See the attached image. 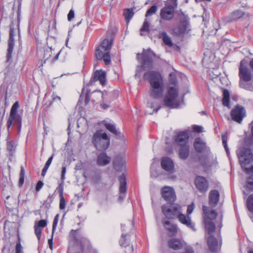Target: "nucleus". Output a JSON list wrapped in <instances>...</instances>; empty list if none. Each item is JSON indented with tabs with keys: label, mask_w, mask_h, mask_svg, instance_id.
<instances>
[{
	"label": "nucleus",
	"mask_w": 253,
	"mask_h": 253,
	"mask_svg": "<svg viewBox=\"0 0 253 253\" xmlns=\"http://www.w3.org/2000/svg\"><path fill=\"white\" fill-rule=\"evenodd\" d=\"M156 57V53L150 48L143 49L141 53L137 54V59L144 70H149L143 76L144 80L148 81L151 87L150 96L154 99H159L163 96L164 86L162 77L158 71L149 70L154 66V61Z\"/></svg>",
	"instance_id": "nucleus-1"
},
{
	"label": "nucleus",
	"mask_w": 253,
	"mask_h": 253,
	"mask_svg": "<svg viewBox=\"0 0 253 253\" xmlns=\"http://www.w3.org/2000/svg\"><path fill=\"white\" fill-rule=\"evenodd\" d=\"M113 42V35H107L99 45L95 48L94 55L97 60L104 61L105 65H108L111 63V50Z\"/></svg>",
	"instance_id": "nucleus-2"
},
{
	"label": "nucleus",
	"mask_w": 253,
	"mask_h": 253,
	"mask_svg": "<svg viewBox=\"0 0 253 253\" xmlns=\"http://www.w3.org/2000/svg\"><path fill=\"white\" fill-rule=\"evenodd\" d=\"M169 83L174 86L168 88L167 92L164 98L165 105L171 108H177L179 106V103L177 100L179 94V89L177 85V80L175 74L171 72L169 75Z\"/></svg>",
	"instance_id": "nucleus-3"
},
{
	"label": "nucleus",
	"mask_w": 253,
	"mask_h": 253,
	"mask_svg": "<svg viewBox=\"0 0 253 253\" xmlns=\"http://www.w3.org/2000/svg\"><path fill=\"white\" fill-rule=\"evenodd\" d=\"M163 214L168 219L177 218L181 224L193 231L196 230L195 223L192 222L191 217L188 215H186L182 213V207L180 205H176V206L171 209L164 206L163 208Z\"/></svg>",
	"instance_id": "nucleus-4"
},
{
	"label": "nucleus",
	"mask_w": 253,
	"mask_h": 253,
	"mask_svg": "<svg viewBox=\"0 0 253 253\" xmlns=\"http://www.w3.org/2000/svg\"><path fill=\"white\" fill-rule=\"evenodd\" d=\"M97 81H99L101 85H104L105 84L106 75L104 71L100 70H96L94 72L93 76L90 78L89 83L86 85H84L81 93L80 95L78 103L82 102L84 98L85 105L88 104L90 100L92 92H91L90 89L88 88L87 87L89 85H93V84Z\"/></svg>",
	"instance_id": "nucleus-5"
},
{
	"label": "nucleus",
	"mask_w": 253,
	"mask_h": 253,
	"mask_svg": "<svg viewBox=\"0 0 253 253\" xmlns=\"http://www.w3.org/2000/svg\"><path fill=\"white\" fill-rule=\"evenodd\" d=\"M70 237L68 253H84L85 247L89 248L90 246L87 238L78 236V230H72L70 232Z\"/></svg>",
	"instance_id": "nucleus-6"
},
{
	"label": "nucleus",
	"mask_w": 253,
	"mask_h": 253,
	"mask_svg": "<svg viewBox=\"0 0 253 253\" xmlns=\"http://www.w3.org/2000/svg\"><path fill=\"white\" fill-rule=\"evenodd\" d=\"M19 108L18 101H16L12 106L9 117L6 123L7 130L8 133L11 126H16L18 133L21 131L22 125V117L18 113V109Z\"/></svg>",
	"instance_id": "nucleus-7"
},
{
	"label": "nucleus",
	"mask_w": 253,
	"mask_h": 253,
	"mask_svg": "<svg viewBox=\"0 0 253 253\" xmlns=\"http://www.w3.org/2000/svg\"><path fill=\"white\" fill-rule=\"evenodd\" d=\"M203 222L205 228L209 235H212L215 230V224L214 220L216 218L218 213L214 210L210 211V208L206 206H203Z\"/></svg>",
	"instance_id": "nucleus-8"
},
{
	"label": "nucleus",
	"mask_w": 253,
	"mask_h": 253,
	"mask_svg": "<svg viewBox=\"0 0 253 253\" xmlns=\"http://www.w3.org/2000/svg\"><path fill=\"white\" fill-rule=\"evenodd\" d=\"M92 142L98 151H105L110 144V138L106 132L101 129L97 130L92 138Z\"/></svg>",
	"instance_id": "nucleus-9"
},
{
	"label": "nucleus",
	"mask_w": 253,
	"mask_h": 253,
	"mask_svg": "<svg viewBox=\"0 0 253 253\" xmlns=\"http://www.w3.org/2000/svg\"><path fill=\"white\" fill-rule=\"evenodd\" d=\"M161 194L162 198L167 202L166 204L163 205L161 206L162 212L163 208L164 206L171 209L176 206V205H179V204L175 203L176 200V196L173 187L168 186H164L161 188Z\"/></svg>",
	"instance_id": "nucleus-10"
},
{
	"label": "nucleus",
	"mask_w": 253,
	"mask_h": 253,
	"mask_svg": "<svg viewBox=\"0 0 253 253\" xmlns=\"http://www.w3.org/2000/svg\"><path fill=\"white\" fill-rule=\"evenodd\" d=\"M181 17L179 19V23L177 28L173 30V34L176 36H180L188 33L191 31L190 29V18L182 11H180Z\"/></svg>",
	"instance_id": "nucleus-11"
},
{
	"label": "nucleus",
	"mask_w": 253,
	"mask_h": 253,
	"mask_svg": "<svg viewBox=\"0 0 253 253\" xmlns=\"http://www.w3.org/2000/svg\"><path fill=\"white\" fill-rule=\"evenodd\" d=\"M238 156L242 168L245 169L247 168V165L253 162V154L249 148H245L241 150Z\"/></svg>",
	"instance_id": "nucleus-12"
},
{
	"label": "nucleus",
	"mask_w": 253,
	"mask_h": 253,
	"mask_svg": "<svg viewBox=\"0 0 253 253\" xmlns=\"http://www.w3.org/2000/svg\"><path fill=\"white\" fill-rule=\"evenodd\" d=\"M9 36L8 40V47L6 53V62H10L12 61V54L14 46V24L12 20L9 25Z\"/></svg>",
	"instance_id": "nucleus-13"
},
{
	"label": "nucleus",
	"mask_w": 253,
	"mask_h": 253,
	"mask_svg": "<svg viewBox=\"0 0 253 253\" xmlns=\"http://www.w3.org/2000/svg\"><path fill=\"white\" fill-rule=\"evenodd\" d=\"M248 62L245 59H243L240 63L239 77L240 79L243 81L249 82L252 80V73L247 67Z\"/></svg>",
	"instance_id": "nucleus-14"
},
{
	"label": "nucleus",
	"mask_w": 253,
	"mask_h": 253,
	"mask_svg": "<svg viewBox=\"0 0 253 253\" xmlns=\"http://www.w3.org/2000/svg\"><path fill=\"white\" fill-rule=\"evenodd\" d=\"M175 8L171 4H166L161 8L160 12V17L162 20L170 21L174 17Z\"/></svg>",
	"instance_id": "nucleus-15"
},
{
	"label": "nucleus",
	"mask_w": 253,
	"mask_h": 253,
	"mask_svg": "<svg viewBox=\"0 0 253 253\" xmlns=\"http://www.w3.org/2000/svg\"><path fill=\"white\" fill-rule=\"evenodd\" d=\"M196 189L201 193H206L209 188V183L207 178L203 176L197 175L194 179Z\"/></svg>",
	"instance_id": "nucleus-16"
},
{
	"label": "nucleus",
	"mask_w": 253,
	"mask_h": 253,
	"mask_svg": "<svg viewBox=\"0 0 253 253\" xmlns=\"http://www.w3.org/2000/svg\"><path fill=\"white\" fill-rule=\"evenodd\" d=\"M246 116V111L244 108L240 105H237L231 111V117L234 121L240 124Z\"/></svg>",
	"instance_id": "nucleus-17"
},
{
	"label": "nucleus",
	"mask_w": 253,
	"mask_h": 253,
	"mask_svg": "<svg viewBox=\"0 0 253 253\" xmlns=\"http://www.w3.org/2000/svg\"><path fill=\"white\" fill-rule=\"evenodd\" d=\"M37 54L41 58L42 64H45L47 60L49 59L52 56V52L51 48L42 47L37 49Z\"/></svg>",
	"instance_id": "nucleus-18"
},
{
	"label": "nucleus",
	"mask_w": 253,
	"mask_h": 253,
	"mask_svg": "<svg viewBox=\"0 0 253 253\" xmlns=\"http://www.w3.org/2000/svg\"><path fill=\"white\" fill-rule=\"evenodd\" d=\"M161 166L164 170L168 172H173L174 169V162L168 157H163L161 158Z\"/></svg>",
	"instance_id": "nucleus-19"
},
{
	"label": "nucleus",
	"mask_w": 253,
	"mask_h": 253,
	"mask_svg": "<svg viewBox=\"0 0 253 253\" xmlns=\"http://www.w3.org/2000/svg\"><path fill=\"white\" fill-rule=\"evenodd\" d=\"M220 194L217 190H211L209 194V205L211 208H215L218 204Z\"/></svg>",
	"instance_id": "nucleus-20"
},
{
	"label": "nucleus",
	"mask_w": 253,
	"mask_h": 253,
	"mask_svg": "<svg viewBox=\"0 0 253 253\" xmlns=\"http://www.w3.org/2000/svg\"><path fill=\"white\" fill-rule=\"evenodd\" d=\"M114 169L117 172H122L126 169L125 160L121 156H116L113 161Z\"/></svg>",
	"instance_id": "nucleus-21"
},
{
	"label": "nucleus",
	"mask_w": 253,
	"mask_h": 253,
	"mask_svg": "<svg viewBox=\"0 0 253 253\" xmlns=\"http://www.w3.org/2000/svg\"><path fill=\"white\" fill-rule=\"evenodd\" d=\"M193 146L195 150L198 153L204 152L207 148L206 143L203 141L200 137L195 138L193 143Z\"/></svg>",
	"instance_id": "nucleus-22"
},
{
	"label": "nucleus",
	"mask_w": 253,
	"mask_h": 253,
	"mask_svg": "<svg viewBox=\"0 0 253 253\" xmlns=\"http://www.w3.org/2000/svg\"><path fill=\"white\" fill-rule=\"evenodd\" d=\"M189 138V133L187 131H180L177 133L175 141L178 145H181L182 144H188Z\"/></svg>",
	"instance_id": "nucleus-23"
},
{
	"label": "nucleus",
	"mask_w": 253,
	"mask_h": 253,
	"mask_svg": "<svg viewBox=\"0 0 253 253\" xmlns=\"http://www.w3.org/2000/svg\"><path fill=\"white\" fill-rule=\"evenodd\" d=\"M180 146L178 151V155L180 159L186 160L190 155V147L188 144H182Z\"/></svg>",
	"instance_id": "nucleus-24"
},
{
	"label": "nucleus",
	"mask_w": 253,
	"mask_h": 253,
	"mask_svg": "<svg viewBox=\"0 0 253 253\" xmlns=\"http://www.w3.org/2000/svg\"><path fill=\"white\" fill-rule=\"evenodd\" d=\"M207 244L209 250L215 253L218 250V241L217 239L213 236V234L209 235L207 239Z\"/></svg>",
	"instance_id": "nucleus-25"
},
{
	"label": "nucleus",
	"mask_w": 253,
	"mask_h": 253,
	"mask_svg": "<svg viewBox=\"0 0 253 253\" xmlns=\"http://www.w3.org/2000/svg\"><path fill=\"white\" fill-rule=\"evenodd\" d=\"M111 162V158L108 157L107 154L103 152L99 154L97 158L96 163L98 166H104L109 164Z\"/></svg>",
	"instance_id": "nucleus-26"
},
{
	"label": "nucleus",
	"mask_w": 253,
	"mask_h": 253,
	"mask_svg": "<svg viewBox=\"0 0 253 253\" xmlns=\"http://www.w3.org/2000/svg\"><path fill=\"white\" fill-rule=\"evenodd\" d=\"M168 245L170 249L178 250L182 248L183 244L180 239L173 238L168 240Z\"/></svg>",
	"instance_id": "nucleus-27"
},
{
	"label": "nucleus",
	"mask_w": 253,
	"mask_h": 253,
	"mask_svg": "<svg viewBox=\"0 0 253 253\" xmlns=\"http://www.w3.org/2000/svg\"><path fill=\"white\" fill-rule=\"evenodd\" d=\"M157 38L159 39H162L163 42L166 45L171 47L173 45L172 42L170 38L168 35L167 32L165 31H159L157 35Z\"/></svg>",
	"instance_id": "nucleus-28"
},
{
	"label": "nucleus",
	"mask_w": 253,
	"mask_h": 253,
	"mask_svg": "<svg viewBox=\"0 0 253 253\" xmlns=\"http://www.w3.org/2000/svg\"><path fill=\"white\" fill-rule=\"evenodd\" d=\"M118 180L120 183L119 192L121 194H125L126 192V179L124 173H123L118 177Z\"/></svg>",
	"instance_id": "nucleus-29"
},
{
	"label": "nucleus",
	"mask_w": 253,
	"mask_h": 253,
	"mask_svg": "<svg viewBox=\"0 0 253 253\" xmlns=\"http://www.w3.org/2000/svg\"><path fill=\"white\" fill-rule=\"evenodd\" d=\"M162 223L167 230L172 233L171 236L175 235L177 233V226L176 224L171 223L169 220H163Z\"/></svg>",
	"instance_id": "nucleus-30"
},
{
	"label": "nucleus",
	"mask_w": 253,
	"mask_h": 253,
	"mask_svg": "<svg viewBox=\"0 0 253 253\" xmlns=\"http://www.w3.org/2000/svg\"><path fill=\"white\" fill-rule=\"evenodd\" d=\"M246 14L245 12L240 9L232 11L229 16L230 21H236L243 17Z\"/></svg>",
	"instance_id": "nucleus-31"
},
{
	"label": "nucleus",
	"mask_w": 253,
	"mask_h": 253,
	"mask_svg": "<svg viewBox=\"0 0 253 253\" xmlns=\"http://www.w3.org/2000/svg\"><path fill=\"white\" fill-rule=\"evenodd\" d=\"M103 124L105 128L114 135L116 136L120 135L121 133L116 129V126L114 125L105 121H104Z\"/></svg>",
	"instance_id": "nucleus-32"
},
{
	"label": "nucleus",
	"mask_w": 253,
	"mask_h": 253,
	"mask_svg": "<svg viewBox=\"0 0 253 253\" xmlns=\"http://www.w3.org/2000/svg\"><path fill=\"white\" fill-rule=\"evenodd\" d=\"M134 12L132 8H126L124 9L123 12V15L125 17V20L126 23L129 22L130 20L134 15Z\"/></svg>",
	"instance_id": "nucleus-33"
},
{
	"label": "nucleus",
	"mask_w": 253,
	"mask_h": 253,
	"mask_svg": "<svg viewBox=\"0 0 253 253\" xmlns=\"http://www.w3.org/2000/svg\"><path fill=\"white\" fill-rule=\"evenodd\" d=\"M54 199V194H49L46 199L43 201L42 206L44 207L46 211H48L51 208V205Z\"/></svg>",
	"instance_id": "nucleus-34"
},
{
	"label": "nucleus",
	"mask_w": 253,
	"mask_h": 253,
	"mask_svg": "<svg viewBox=\"0 0 253 253\" xmlns=\"http://www.w3.org/2000/svg\"><path fill=\"white\" fill-rule=\"evenodd\" d=\"M149 25H150V24H149V22L148 21V20L146 19H145L143 23L142 26L141 27V28H140V34L141 36L144 35V34H143V32H146L147 33H150V30L149 28Z\"/></svg>",
	"instance_id": "nucleus-35"
},
{
	"label": "nucleus",
	"mask_w": 253,
	"mask_h": 253,
	"mask_svg": "<svg viewBox=\"0 0 253 253\" xmlns=\"http://www.w3.org/2000/svg\"><path fill=\"white\" fill-rule=\"evenodd\" d=\"M25 180V169L23 166L20 167V172L19 175V179L18 182V186L19 187H21L24 183Z\"/></svg>",
	"instance_id": "nucleus-36"
},
{
	"label": "nucleus",
	"mask_w": 253,
	"mask_h": 253,
	"mask_svg": "<svg viewBox=\"0 0 253 253\" xmlns=\"http://www.w3.org/2000/svg\"><path fill=\"white\" fill-rule=\"evenodd\" d=\"M119 244L122 247L126 248L129 245V242L126 240V234L123 233L119 240Z\"/></svg>",
	"instance_id": "nucleus-37"
},
{
	"label": "nucleus",
	"mask_w": 253,
	"mask_h": 253,
	"mask_svg": "<svg viewBox=\"0 0 253 253\" xmlns=\"http://www.w3.org/2000/svg\"><path fill=\"white\" fill-rule=\"evenodd\" d=\"M247 207L248 210L253 212V194L249 196L247 200Z\"/></svg>",
	"instance_id": "nucleus-38"
},
{
	"label": "nucleus",
	"mask_w": 253,
	"mask_h": 253,
	"mask_svg": "<svg viewBox=\"0 0 253 253\" xmlns=\"http://www.w3.org/2000/svg\"><path fill=\"white\" fill-rule=\"evenodd\" d=\"M158 9L156 3L152 5L146 12L145 17H148L155 13Z\"/></svg>",
	"instance_id": "nucleus-39"
},
{
	"label": "nucleus",
	"mask_w": 253,
	"mask_h": 253,
	"mask_svg": "<svg viewBox=\"0 0 253 253\" xmlns=\"http://www.w3.org/2000/svg\"><path fill=\"white\" fill-rule=\"evenodd\" d=\"M246 187L250 192L253 191V175L249 176L246 181Z\"/></svg>",
	"instance_id": "nucleus-40"
},
{
	"label": "nucleus",
	"mask_w": 253,
	"mask_h": 253,
	"mask_svg": "<svg viewBox=\"0 0 253 253\" xmlns=\"http://www.w3.org/2000/svg\"><path fill=\"white\" fill-rule=\"evenodd\" d=\"M17 239L18 240L15 248V253H23L22 251V247L21 244L20 237L19 233L17 234Z\"/></svg>",
	"instance_id": "nucleus-41"
},
{
	"label": "nucleus",
	"mask_w": 253,
	"mask_h": 253,
	"mask_svg": "<svg viewBox=\"0 0 253 253\" xmlns=\"http://www.w3.org/2000/svg\"><path fill=\"white\" fill-rule=\"evenodd\" d=\"M14 144V142L12 140L8 141L7 142V150L8 151L9 154L11 155H12L15 151Z\"/></svg>",
	"instance_id": "nucleus-42"
},
{
	"label": "nucleus",
	"mask_w": 253,
	"mask_h": 253,
	"mask_svg": "<svg viewBox=\"0 0 253 253\" xmlns=\"http://www.w3.org/2000/svg\"><path fill=\"white\" fill-rule=\"evenodd\" d=\"M56 191H57L59 193V197L64 196V181H61V182L58 184L55 192Z\"/></svg>",
	"instance_id": "nucleus-43"
},
{
	"label": "nucleus",
	"mask_w": 253,
	"mask_h": 253,
	"mask_svg": "<svg viewBox=\"0 0 253 253\" xmlns=\"http://www.w3.org/2000/svg\"><path fill=\"white\" fill-rule=\"evenodd\" d=\"M21 3H19L17 9V28L18 31H20V16H21ZM19 36H20V33H19Z\"/></svg>",
	"instance_id": "nucleus-44"
},
{
	"label": "nucleus",
	"mask_w": 253,
	"mask_h": 253,
	"mask_svg": "<svg viewBox=\"0 0 253 253\" xmlns=\"http://www.w3.org/2000/svg\"><path fill=\"white\" fill-rule=\"evenodd\" d=\"M34 230H35V234L37 237V238L38 240H40L41 237V234H42V230L41 228H39V227L37 226V223H35V224L34 225Z\"/></svg>",
	"instance_id": "nucleus-45"
},
{
	"label": "nucleus",
	"mask_w": 253,
	"mask_h": 253,
	"mask_svg": "<svg viewBox=\"0 0 253 253\" xmlns=\"http://www.w3.org/2000/svg\"><path fill=\"white\" fill-rule=\"evenodd\" d=\"M59 214H57L54 218L53 224H52V234L54 233V231L56 230V226H57V223L58 222V220H59Z\"/></svg>",
	"instance_id": "nucleus-46"
},
{
	"label": "nucleus",
	"mask_w": 253,
	"mask_h": 253,
	"mask_svg": "<svg viewBox=\"0 0 253 253\" xmlns=\"http://www.w3.org/2000/svg\"><path fill=\"white\" fill-rule=\"evenodd\" d=\"M59 209L61 210H64L66 207V201L64 196L59 197Z\"/></svg>",
	"instance_id": "nucleus-47"
},
{
	"label": "nucleus",
	"mask_w": 253,
	"mask_h": 253,
	"mask_svg": "<svg viewBox=\"0 0 253 253\" xmlns=\"http://www.w3.org/2000/svg\"><path fill=\"white\" fill-rule=\"evenodd\" d=\"M36 223L37 226L39 227V228H44L47 225V221L44 219L40 220Z\"/></svg>",
	"instance_id": "nucleus-48"
},
{
	"label": "nucleus",
	"mask_w": 253,
	"mask_h": 253,
	"mask_svg": "<svg viewBox=\"0 0 253 253\" xmlns=\"http://www.w3.org/2000/svg\"><path fill=\"white\" fill-rule=\"evenodd\" d=\"M195 205L194 203H192L191 204L189 205L187 207V214L189 216V215L191 214L193 211Z\"/></svg>",
	"instance_id": "nucleus-49"
},
{
	"label": "nucleus",
	"mask_w": 253,
	"mask_h": 253,
	"mask_svg": "<svg viewBox=\"0 0 253 253\" xmlns=\"http://www.w3.org/2000/svg\"><path fill=\"white\" fill-rule=\"evenodd\" d=\"M193 131L194 132L200 133L202 131L203 127L201 126L194 125L193 126Z\"/></svg>",
	"instance_id": "nucleus-50"
},
{
	"label": "nucleus",
	"mask_w": 253,
	"mask_h": 253,
	"mask_svg": "<svg viewBox=\"0 0 253 253\" xmlns=\"http://www.w3.org/2000/svg\"><path fill=\"white\" fill-rule=\"evenodd\" d=\"M75 16V12L73 9H71L67 15V19L69 21H71L74 18Z\"/></svg>",
	"instance_id": "nucleus-51"
},
{
	"label": "nucleus",
	"mask_w": 253,
	"mask_h": 253,
	"mask_svg": "<svg viewBox=\"0 0 253 253\" xmlns=\"http://www.w3.org/2000/svg\"><path fill=\"white\" fill-rule=\"evenodd\" d=\"M222 102L224 106L230 107V98L223 97Z\"/></svg>",
	"instance_id": "nucleus-52"
},
{
	"label": "nucleus",
	"mask_w": 253,
	"mask_h": 253,
	"mask_svg": "<svg viewBox=\"0 0 253 253\" xmlns=\"http://www.w3.org/2000/svg\"><path fill=\"white\" fill-rule=\"evenodd\" d=\"M66 172V166H62L61 170V180L64 181L65 179V174Z\"/></svg>",
	"instance_id": "nucleus-53"
},
{
	"label": "nucleus",
	"mask_w": 253,
	"mask_h": 253,
	"mask_svg": "<svg viewBox=\"0 0 253 253\" xmlns=\"http://www.w3.org/2000/svg\"><path fill=\"white\" fill-rule=\"evenodd\" d=\"M43 184H44L43 182L42 181L39 180L37 182L36 186V192H39L42 189V188L43 187Z\"/></svg>",
	"instance_id": "nucleus-54"
},
{
	"label": "nucleus",
	"mask_w": 253,
	"mask_h": 253,
	"mask_svg": "<svg viewBox=\"0 0 253 253\" xmlns=\"http://www.w3.org/2000/svg\"><path fill=\"white\" fill-rule=\"evenodd\" d=\"M150 107L151 108H153V113H156L161 108V105H158L157 107L155 108V103H151V104H150Z\"/></svg>",
	"instance_id": "nucleus-55"
},
{
	"label": "nucleus",
	"mask_w": 253,
	"mask_h": 253,
	"mask_svg": "<svg viewBox=\"0 0 253 253\" xmlns=\"http://www.w3.org/2000/svg\"><path fill=\"white\" fill-rule=\"evenodd\" d=\"M54 156V154H52V155L48 159L47 161L45 163V164L44 165L45 166H46L48 168L49 167V166L52 161Z\"/></svg>",
	"instance_id": "nucleus-56"
},
{
	"label": "nucleus",
	"mask_w": 253,
	"mask_h": 253,
	"mask_svg": "<svg viewBox=\"0 0 253 253\" xmlns=\"http://www.w3.org/2000/svg\"><path fill=\"white\" fill-rule=\"evenodd\" d=\"M245 81H243V80L240 79L239 81V86L241 88H244L247 89V86H246V84H245Z\"/></svg>",
	"instance_id": "nucleus-57"
},
{
	"label": "nucleus",
	"mask_w": 253,
	"mask_h": 253,
	"mask_svg": "<svg viewBox=\"0 0 253 253\" xmlns=\"http://www.w3.org/2000/svg\"><path fill=\"white\" fill-rule=\"evenodd\" d=\"M222 141L223 147L227 146V136L226 135L223 134L222 135Z\"/></svg>",
	"instance_id": "nucleus-58"
},
{
	"label": "nucleus",
	"mask_w": 253,
	"mask_h": 253,
	"mask_svg": "<svg viewBox=\"0 0 253 253\" xmlns=\"http://www.w3.org/2000/svg\"><path fill=\"white\" fill-rule=\"evenodd\" d=\"M223 97L230 98V92L228 89H224L223 90Z\"/></svg>",
	"instance_id": "nucleus-59"
},
{
	"label": "nucleus",
	"mask_w": 253,
	"mask_h": 253,
	"mask_svg": "<svg viewBox=\"0 0 253 253\" xmlns=\"http://www.w3.org/2000/svg\"><path fill=\"white\" fill-rule=\"evenodd\" d=\"M52 237L50 239H49L48 240V246H49V248L51 249V250H52V248H53V234L52 233Z\"/></svg>",
	"instance_id": "nucleus-60"
},
{
	"label": "nucleus",
	"mask_w": 253,
	"mask_h": 253,
	"mask_svg": "<svg viewBox=\"0 0 253 253\" xmlns=\"http://www.w3.org/2000/svg\"><path fill=\"white\" fill-rule=\"evenodd\" d=\"M94 92H97L101 94V98H102V100H104V95H107V91L106 90H104L103 91H102L100 90H96V91H95Z\"/></svg>",
	"instance_id": "nucleus-61"
},
{
	"label": "nucleus",
	"mask_w": 253,
	"mask_h": 253,
	"mask_svg": "<svg viewBox=\"0 0 253 253\" xmlns=\"http://www.w3.org/2000/svg\"><path fill=\"white\" fill-rule=\"evenodd\" d=\"M100 106L101 108L103 110L107 109L109 107V106L108 105H107L106 103H104V102L101 103L100 104Z\"/></svg>",
	"instance_id": "nucleus-62"
},
{
	"label": "nucleus",
	"mask_w": 253,
	"mask_h": 253,
	"mask_svg": "<svg viewBox=\"0 0 253 253\" xmlns=\"http://www.w3.org/2000/svg\"><path fill=\"white\" fill-rule=\"evenodd\" d=\"M48 168H49L46 166H44V167L42 169V171L41 175L42 176H44L45 175L46 172L47 170H48Z\"/></svg>",
	"instance_id": "nucleus-63"
},
{
	"label": "nucleus",
	"mask_w": 253,
	"mask_h": 253,
	"mask_svg": "<svg viewBox=\"0 0 253 253\" xmlns=\"http://www.w3.org/2000/svg\"><path fill=\"white\" fill-rule=\"evenodd\" d=\"M245 170L247 173L249 174L253 173V166L250 168H245Z\"/></svg>",
	"instance_id": "nucleus-64"
}]
</instances>
